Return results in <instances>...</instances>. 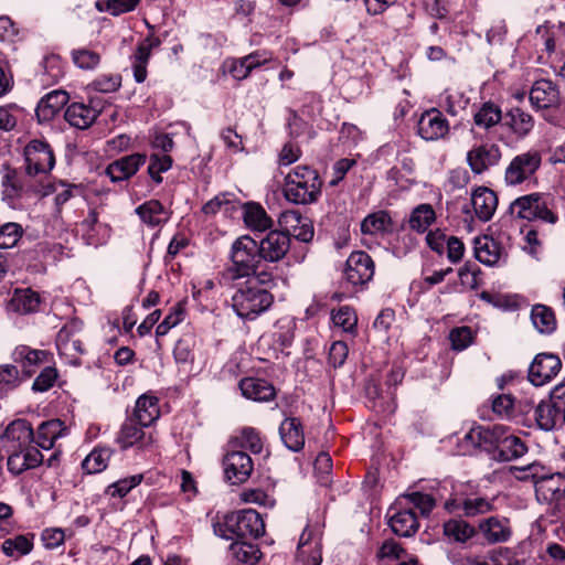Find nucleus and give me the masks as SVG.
Masks as SVG:
<instances>
[{
    "instance_id": "1",
    "label": "nucleus",
    "mask_w": 565,
    "mask_h": 565,
    "mask_svg": "<svg viewBox=\"0 0 565 565\" xmlns=\"http://www.w3.org/2000/svg\"><path fill=\"white\" fill-rule=\"evenodd\" d=\"M322 180L310 166H297L285 177L284 195L288 202L308 205L321 195Z\"/></svg>"
},
{
    "instance_id": "2",
    "label": "nucleus",
    "mask_w": 565,
    "mask_h": 565,
    "mask_svg": "<svg viewBox=\"0 0 565 565\" xmlns=\"http://www.w3.org/2000/svg\"><path fill=\"white\" fill-rule=\"evenodd\" d=\"M234 287L231 306L236 316L243 320L257 319L274 303V296L266 288H257L244 281L234 284Z\"/></svg>"
},
{
    "instance_id": "3",
    "label": "nucleus",
    "mask_w": 565,
    "mask_h": 565,
    "mask_svg": "<svg viewBox=\"0 0 565 565\" xmlns=\"http://www.w3.org/2000/svg\"><path fill=\"white\" fill-rule=\"evenodd\" d=\"M231 260L232 265L222 274L225 282H235L255 273L263 260L257 241L248 235L236 238L232 244Z\"/></svg>"
},
{
    "instance_id": "4",
    "label": "nucleus",
    "mask_w": 565,
    "mask_h": 565,
    "mask_svg": "<svg viewBox=\"0 0 565 565\" xmlns=\"http://www.w3.org/2000/svg\"><path fill=\"white\" fill-rule=\"evenodd\" d=\"M3 193L9 199L39 200L56 191L47 174L41 175L25 169L23 174L8 173L3 180Z\"/></svg>"
},
{
    "instance_id": "5",
    "label": "nucleus",
    "mask_w": 565,
    "mask_h": 565,
    "mask_svg": "<svg viewBox=\"0 0 565 565\" xmlns=\"http://www.w3.org/2000/svg\"><path fill=\"white\" fill-rule=\"evenodd\" d=\"M215 532L227 540L247 541L264 535L265 523L256 510L245 509L226 514L223 524L215 527Z\"/></svg>"
},
{
    "instance_id": "6",
    "label": "nucleus",
    "mask_w": 565,
    "mask_h": 565,
    "mask_svg": "<svg viewBox=\"0 0 565 565\" xmlns=\"http://www.w3.org/2000/svg\"><path fill=\"white\" fill-rule=\"evenodd\" d=\"M552 203L548 194L534 192L516 198L510 204V212L518 218L554 225L558 222V215Z\"/></svg>"
},
{
    "instance_id": "7",
    "label": "nucleus",
    "mask_w": 565,
    "mask_h": 565,
    "mask_svg": "<svg viewBox=\"0 0 565 565\" xmlns=\"http://www.w3.org/2000/svg\"><path fill=\"white\" fill-rule=\"evenodd\" d=\"M542 166V154L530 149L514 156L504 169L503 180L508 186H518L536 178Z\"/></svg>"
},
{
    "instance_id": "8",
    "label": "nucleus",
    "mask_w": 565,
    "mask_h": 565,
    "mask_svg": "<svg viewBox=\"0 0 565 565\" xmlns=\"http://www.w3.org/2000/svg\"><path fill=\"white\" fill-rule=\"evenodd\" d=\"M83 322L78 319L67 321L56 335V348L61 356H64L72 365H81L79 356L86 352L83 341L78 337Z\"/></svg>"
},
{
    "instance_id": "9",
    "label": "nucleus",
    "mask_w": 565,
    "mask_h": 565,
    "mask_svg": "<svg viewBox=\"0 0 565 565\" xmlns=\"http://www.w3.org/2000/svg\"><path fill=\"white\" fill-rule=\"evenodd\" d=\"M374 273V262L364 250L352 252L345 262L344 278L354 287L369 284Z\"/></svg>"
},
{
    "instance_id": "10",
    "label": "nucleus",
    "mask_w": 565,
    "mask_h": 565,
    "mask_svg": "<svg viewBox=\"0 0 565 565\" xmlns=\"http://www.w3.org/2000/svg\"><path fill=\"white\" fill-rule=\"evenodd\" d=\"M23 154L25 169H29V171L44 175L49 174V172L54 168L55 157L53 150L44 140H31L25 146Z\"/></svg>"
},
{
    "instance_id": "11",
    "label": "nucleus",
    "mask_w": 565,
    "mask_h": 565,
    "mask_svg": "<svg viewBox=\"0 0 565 565\" xmlns=\"http://www.w3.org/2000/svg\"><path fill=\"white\" fill-rule=\"evenodd\" d=\"M225 480L232 484H239L248 480L254 462L250 456L242 450H230L223 458Z\"/></svg>"
},
{
    "instance_id": "12",
    "label": "nucleus",
    "mask_w": 565,
    "mask_h": 565,
    "mask_svg": "<svg viewBox=\"0 0 565 565\" xmlns=\"http://www.w3.org/2000/svg\"><path fill=\"white\" fill-rule=\"evenodd\" d=\"M450 132V125L437 108L425 110L417 122V134L426 141L445 139Z\"/></svg>"
},
{
    "instance_id": "13",
    "label": "nucleus",
    "mask_w": 565,
    "mask_h": 565,
    "mask_svg": "<svg viewBox=\"0 0 565 565\" xmlns=\"http://www.w3.org/2000/svg\"><path fill=\"white\" fill-rule=\"evenodd\" d=\"M562 361L553 353H539L529 367V381L534 386H543L551 382L561 371Z\"/></svg>"
},
{
    "instance_id": "14",
    "label": "nucleus",
    "mask_w": 565,
    "mask_h": 565,
    "mask_svg": "<svg viewBox=\"0 0 565 565\" xmlns=\"http://www.w3.org/2000/svg\"><path fill=\"white\" fill-rule=\"evenodd\" d=\"M502 157L501 149L493 142L475 145L467 152V164L475 174H482L490 168L495 167Z\"/></svg>"
},
{
    "instance_id": "15",
    "label": "nucleus",
    "mask_w": 565,
    "mask_h": 565,
    "mask_svg": "<svg viewBox=\"0 0 565 565\" xmlns=\"http://www.w3.org/2000/svg\"><path fill=\"white\" fill-rule=\"evenodd\" d=\"M291 239L288 232L274 230L257 241V247L263 260L277 263L287 255Z\"/></svg>"
},
{
    "instance_id": "16",
    "label": "nucleus",
    "mask_w": 565,
    "mask_h": 565,
    "mask_svg": "<svg viewBox=\"0 0 565 565\" xmlns=\"http://www.w3.org/2000/svg\"><path fill=\"white\" fill-rule=\"evenodd\" d=\"M1 439L8 451H26L29 448H34L31 446V443L34 441V431L26 419L11 422L1 435Z\"/></svg>"
},
{
    "instance_id": "17",
    "label": "nucleus",
    "mask_w": 565,
    "mask_h": 565,
    "mask_svg": "<svg viewBox=\"0 0 565 565\" xmlns=\"http://www.w3.org/2000/svg\"><path fill=\"white\" fill-rule=\"evenodd\" d=\"M321 562L322 555L319 533L307 525L299 539L297 565H320Z\"/></svg>"
},
{
    "instance_id": "18",
    "label": "nucleus",
    "mask_w": 565,
    "mask_h": 565,
    "mask_svg": "<svg viewBox=\"0 0 565 565\" xmlns=\"http://www.w3.org/2000/svg\"><path fill=\"white\" fill-rule=\"evenodd\" d=\"M143 426H140L134 418H128L121 425L117 436V443L122 449L137 446L140 449H147L154 444L151 433H146Z\"/></svg>"
},
{
    "instance_id": "19",
    "label": "nucleus",
    "mask_w": 565,
    "mask_h": 565,
    "mask_svg": "<svg viewBox=\"0 0 565 565\" xmlns=\"http://www.w3.org/2000/svg\"><path fill=\"white\" fill-rule=\"evenodd\" d=\"M503 429L504 426L502 425H494L493 427L476 425L465 434L463 441L475 448L495 452L499 440L503 436Z\"/></svg>"
},
{
    "instance_id": "20",
    "label": "nucleus",
    "mask_w": 565,
    "mask_h": 565,
    "mask_svg": "<svg viewBox=\"0 0 565 565\" xmlns=\"http://www.w3.org/2000/svg\"><path fill=\"white\" fill-rule=\"evenodd\" d=\"M530 102L535 109H548L559 106L558 87L551 79H537L530 90Z\"/></svg>"
},
{
    "instance_id": "21",
    "label": "nucleus",
    "mask_w": 565,
    "mask_h": 565,
    "mask_svg": "<svg viewBox=\"0 0 565 565\" xmlns=\"http://www.w3.org/2000/svg\"><path fill=\"white\" fill-rule=\"evenodd\" d=\"M271 60V54L266 51H256L241 58H233L225 62L228 74L236 81H243L249 76L252 71Z\"/></svg>"
},
{
    "instance_id": "22",
    "label": "nucleus",
    "mask_w": 565,
    "mask_h": 565,
    "mask_svg": "<svg viewBox=\"0 0 565 565\" xmlns=\"http://www.w3.org/2000/svg\"><path fill=\"white\" fill-rule=\"evenodd\" d=\"M493 508L491 501L481 497H456L445 502V509L450 513L461 512L463 516L473 518L490 512Z\"/></svg>"
},
{
    "instance_id": "23",
    "label": "nucleus",
    "mask_w": 565,
    "mask_h": 565,
    "mask_svg": "<svg viewBox=\"0 0 565 565\" xmlns=\"http://www.w3.org/2000/svg\"><path fill=\"white\" fill-rule=\"evenodd\" d=\"M477 530L488 544L508 542L512 535L509 520L500 516H489L481 520Z\"/></svg>"
},
{
    "instance_id": "24",
    "label": "nucleus",
    "mask_w": 565,
    "mask_h": 565,
    "mask_svg": "<svg viewBox=\"0 0 565 565\" xmlns=\"http://www.w3.org/2000/svg\"><path fill=\"white\" fill-rule=\"evenodd\" d=\"M161 45V40L154 34H148L142 41L139 42L134 53L132 71L134 77L137 83H142L147 78V65L152 50Z\"/></svg>"
},
{
    "instance_id": "25",
    "label": "nucleus",
    "mask_w": 565,
    "mask_h": 565,
    "mask_svg": "<svg viewBox=\"0 0 565 565\" xmlns=\"http://www.w3.org/2000/svg\"><path fill=\"white\" fill-rule=\"evenodd\" d=\"M147 161L143 153H132L121 157L106 168V174L113 182L125 181L131 178Z\"/></svg>"
},
{
    "instance_id": "26",
    "label": "nucleus",
    "mask_w": 565,
    "mask_h": 565,
    "mask_svg": "<svg viewBox=\"0 0 565 565\" xmlns=\"http://www.w3.org/2000/svg\"><path fill=\"white\" fill-rule=\"evenodd\" d=\"M102 109L95 105L75 102L67 106L64 118L72 127L84 130L96 121Z\"/></svg>"
},
{
    "instance_id": "27",
    "label": "nucleus",
    "mask_w": 565,
    "mask_h": 565,
    "mask_svg": "<svg viewBox=\"0 0 565 565\" xmlns=\"http://www.w3.org/2000/svg\"><path fill=\"white\" fill-rule=\"evenodd\" d=\"M238 386L244 397L255 402H269L276 397L275 386L264 379L244 377Z\"/></svg>"
},
{
    "instance_id": "28",
    "label": "nucleus",
    "mask_w": 565,
    "mask_h": 565,
    "mask_svg": "<svg viewBox=\"0 0 565 565\" xmlns=\"http://www.w3.org/2000/svg\"><path fill=\"white\" fill-rule=\"evenodd\" d=\"M9 457L7 461L8 470L14 475L34 469L43 462V455L38 448H29L25 450L8 451Z\"/></svg>"
},
{
    "instance_id": "29",
    "label": "nucleus",
    "mask_w": 565,
    "mask_h": 565,
    "mask_svg": "<svg viewBox=\"0 0 565 565\" xmlns=\"http://www.w3.org/2000/svg\"><path fill=\"white\" fill-rule=\"evenodd\" d=\"M527 451L525 443L518 436L510 434L504 426L503 436L500 438L494 458L500 461H512L521 458Z\"/></svg>"
},
{
    "instance_id": "30",
    "label": "nucleus",
    "mask_w": 565,
    "mask_h": 565,
    "mask_svg": "<svg viewBox=\"0 0 565 565\" xmlns=\"http://www.w3.org/2000/svg\"><path fill=\"white\" fill-rule=\"evenodd\" d=\"M67 92L56 89L42 97L35 113L39 121H50L68 103Z\"/></svg>"
},
{
    "instance_id": "31",
    "label": "nucleus",
    "mask_w": 565,
    "mask_h": 565,
    "mask_svg": "<svg viewBox=\"0 0 565 565\" xmlns=\"http://www.w3.org/2000/svg\"><path fill=\"white\" fill-rule=\"evenodd\" d=\"M471 203L477 217L482 222H487L497 210L498 198L491 189L480 186L472 192Z\"/></svg>"
},
{
    "instance_id": "32",
    "label": "nucleus",
    "mask_w": 565,
    "mask_h": 565,
    "mask_svg": "<svg viewBox=\"0 0 565 565\" xmlns=\"http://www.w3.org/2000/svg\"><path fill=\"white\" fill-rule=\"evenodd\" d=\"M279 435L284 445L294 452L300 451L305 446L302 424L297 417L285 418L279 426Z\"/></svg>"
},
{
    "instance_id": "33",
    "label": "nucleus",
    "mask_w": 565,
    "mask_h": 565,
    "mask_svg": "<svg viewBox=\"0 0 565 565\" xmlns=\"http://www.w3.org/2000/svg\"><path fill=\"white\" fill-rule=\"evenodd\" d=\"M45 359V351L32 349L29 345H18L12 352L14 365H19L28 377L34 373L35 367L43 363Z\"/></svg>"
},
{
    "instance_id": "34",
    "label": "nucleus",
    "mask_w": 565,
    "mask_h": 565,
    "mask_svg": "<svg viewBox=\"0 0 565 565\" xmlns=\"http://www.w3.org/2000/svg\"><path fill=\"white\" fill-rule=\"evenodd\" d=\"M135 212L149 227L161 226L170 220V212L158 200L146 201Z\"/></svg>"
},
{
    "instance_id": "35",
    "label": "nucleus",
    "mask_w": 565,
    "mask_h": 565,
    "mask_svg": "<svg viewBox=\"0 0 565 565\" xmlns=\"http://www.w3.org/2000/svg\"><path fill=\"white\" fill-rule=\"evenodd\" d=\"M160 411L158 398L149 393L142 394L136 401L134 409V418L140 426L149 427L156 419L159 418Z\"/></svg>"
},
{
    "instance_id": "36",
    "label": "nucleus",
    "mask_w": 565,
    "mask_h": 565,
    "mask_svg": "<svg viewBox=\"0 0 565 565\" xmlns=\"http://www.w3.org/2000/svg\"><path fill=\"white\" fill-rule=\"evenodd\" d=\"M534 118L520 107H512L504 116V124L519 139H524L534 127Z\"/></svg>"
},
{
    "instance_id": "37",
    "label": "nucleus",
    "mask_w": 565,
    "mask_h": 565,
    "mask_svg": "<svg viewBox=\"0 0 565 565\" xmlns=\"http://www.w3.org/2000/svg\"><path fill=\"white\" fill-rule=\"evenodd\" d=\"M473 250L475 257L487 266L498 264L502 255V248L499 243L487 235L475 237Z\"/></svg>"
},
{
    "instance_id": "38",
    "label": "nucleus",
    "mask_w": 565,
    "mask_h": 565,
    "mask_svg": "<svg viewBox=\"0 0 565 565\" xmlns=\"http://www.w3.org/2000/svg\"><path fill=\"white\" fill-rule=\"evenodd\" d=\"M388 524L396 535L404 537L414 535L419 526L416 513L412 508L396 511L391 515Z\"/></svg>"
},
{
    "instance_id": "39",
    "label": "nucleus",
    "mask_w": 565,
    "mask_h": 565,
    "mask_svg": "<svg viewBox=\"0 0 565 565\" xmlns=\"http://www.w3.org/2000/svg\"><path fill=\"white\" fill-rule=\"evenodd\" d=\"M242 209L243 220L247 227L257 232H264L271 228L273 220L259 203L248 202L245 203Z\"/></svg>"
},
{
    "instance_id": "40",
    "label": "nucleus",
    "mask_w": 565,
    "mask_h": 565,
    "mask_svg": "<svg viewBox=\"0 0 565 565\" xmlns=\"http://www.w3.org/2000/svg\"><path fill=\"white\" fill-rule=\"evenodd\" d=\"M64 423L60 419H51L43 422L36 430V437L34 436V441L36 445L44 449L49 450L54 447V443L57 438L63 436V431L65 430Z\"/></svg>"
},
{
    "instance_id": "41",
    "label": "nucleus",
    "mask_w": 565,
    "mask_h": 565,
    "mask_svg": "<svg viewBox=\"0 0 565 565\" xmlns=\"http://www.w3.org/2000/svg\"><path fill=\"white\" fill-rule=\"evenodd\" d=\"M392 217L387 211L369 214L361 223V232L365 235H383L392 231Z\"/></svg>"
},
{
    "instance_id": "42",
    "label": "nucleus",
    "mask_w": 565,
    "mask_h": 565,
    "mask_svg": "<svg viewBox=\"0 0 565 565\" xmlns=\"http://www.w3.org/2000/svg\"><path fill=\"white\" fill-rule=\"evenodd\" d=\"M40 303V295L30 288L15 289L10 301L11 308L22 315L35 312Z\"/></svg>"
},
{
    "instance_id": "43",
    "label": "nucleus",
    "mask_w": 565,
    "mask_h": 565,
    "mask_svg": "<svg viewBox=\"0 0 565 565\" xmlns=\"http://www.w3.org/2000/svg\"><path fill=\"white\" fill-rule=\"evenodd\" d=\"M230 553L237 563L254 565L260 558V551L256 544L245 540H235L230 546Z\"/></svg>"
},
{
    "instance_id": "44",
    "label": "nucleus",
    "mask_w": 565,
    "mask_h": 565,
    "mask_svg": "<svg viewBox=\"0 0 565 565\" xmlns=\"http://www.w3.org/2000/svg\"><path fill=\"white\" fill-rule=\"evenodd\" d=\"M436 221V212L428 203H422L413 209L408 218L411 230L425 233Z\"/></svg>"
},
{
    "instance_id": "45",
    "label": "nucleus",
    "mask_w": 565,
    "mask_h": 565,
    "mask_svg": "<svg viewBox=\"0 0 565 565\" xmlns=\"http://www.w3.org/2000/svg\"><path fill=\"white\" fill-rule=\"evenodd\" d=\"M534 418L536 420L537 426L545 430L550 431L554 429L558 422L562 423L559 413L556 411L555 402L542 401L534 411Z\"/></svg>"
},
{
    "instance_id": "46",
    "label": "nucleus",
    "mask_w": 565,
    "mask_h": 565,
    "mask_svg": "<svg viewBox=\"0 0 565 565\" xmlns=\"http://www.w3.org/2000/svg\"><path fill=\"white\" fill-rule=\"evenodd\" d=\"M503 118L500 106L492 102L483 103L473 115L476 126L486 130L498 125Z\"/></svg>"
},
{
    "instance_id": "47",
    "label": "nucleus",
    "mask_w": 565,
    "mask_h": 565,
    "mask_svg": "<svg viewBox=\"0 0 565 565\" xmlns=\"http://www.w3.org/2000/svg\"><path fill=\"white\" fill-rule=\"evenodd\" d=\"M444 534L455 542L466 543L478 534V530L462 519H451L444 523Z\"/></svg>"
},
{
    "instance_id": "48",
    "label": "nucleus",
    "mask_w": 565,
    "mask_h": 565,
    "mask_svg": "<svg viewBox=\"0 0 565 565\" xmlns=\"http://www.w3.org/2000/svg\"><path fill=\"white\" fill-rule=\"evenodd\" d=\"M231 444L230 447L232 448L248 449L255 455L260 454L264 447L260 433L253 427H244Z\"/></svg>"
},
{
    "instance_id": "49",
    "label": "nucleus",
    "mask_w": 565,
    "mask_h": 565,
    "mask_svg": "<svg viewBox=\"0 0 565 565\" xmlns=\"http://www.w3.org/2000/svg\"><path fill=\"white\" fill-rule=\"evenodd\" d=\"M113 450L108 447H96L83 460L82 468L87 473H98L106 469Z\"/></svg>"
},
{
    "instance_id": "50",
    "label": "nucleus",
    "mask_w": 565,
    "mask_h": 565,
    "mask_svg": "<svg viewBox=\"0 0 565 565\" xmlns=\"http://www.w3.org/2000/svg\"><path fill=\"white\" fill-rule=\"evenodd\" d=\"M33 534L15 535L6 539L1 545L2 552L10 557H20L29 554L33 548Z\"/></svg>"
},
{
    "instance_id": "51",
    "label": "nucleus",
    "mask_w": 565,
    "mask_h": 565,
    "mask_svg": "<svg viewBox=\"0 0 565 565\" xmlns=\"http://www.w3.org/2000/svg\"><path fill=\"white\" fill-rule=\"evenodd\" d=\"M534 327L541 333H552L556 328V319L553 310L544 305H535L531 311Z\"/></svg>"
},
{
    "instance_id": "52",
    "label": "nucleus",
    "mask_w": 565,
    "mask_h": 565,
    "mask_svg": "<svg viewBox=\"0 0 565 565\" xmlns=\"http://www.w3.org/2000/svg\"><path fill=\"white\" fill-rule=\"evenodd\" d=\"M469 99L458 90L446 89L439 97V105L447 114L455 117L468 105Z\"/></svg>"
},
{
    "instance_id": "53",
    "label": "nucleus",
    "mask_w": 565,
    "mask_h": 565,
    "mask_svg": "<svg viewBox=\"0 0 565 565\" xmlns=\"http://www.w3.org/2000/svg\"><path fill=\"white\" fill-rule=\"evenodd\" d=\"M41 66L43 70V83L55 84L64 76L63 63L58 55L51 54L45 56L41 63Z\"/></svg>"
},
{
    "instance_id": "54",
    "label": "nucleus",
    "mask_w": 565,
    "mask_h": 565,
    "mask_svg": "<svg viewBox=\"0 0 565 565\" xmlns=\"http://www.w3.org/2000/svg\"><path fill=\"white\" fill-rule=\"evenodd\" d=\"M30 256L33 260H57L64 255V246L54 242H39L32 250Z\"/></svg>"
},
{
    "instance_id": "55",
    "label": "nucleus",
    "mask_w": 565,
    "mask_h": 565,
    "mask_svg": "<svg viewBox=\"0 0 565 565\" xmlns=\"http://www.w3.org/2000/svg\"><path fill=\"white\" fill-rule=\"evenodd\" d=\"M331 320L335 327H340L348 333H354L358 326V316L355 310L350 306H341L337 311L331 313Z\"/></svg>"
},
{
    "instance_id": "56",
    "label": "nucleus",
    "mask_w": 565,
    "mask_h": 565,
    "mask_svg": "<svg viewBox=\"0 0 565 565\" xmlns=\"http://www.w3.org/2000/svg\"><path fill=\"white\" fill-rule=\"evenodd\" d=\"M295 323L291 318L284 317L274 324L273 339L280 348L290 347L294 340Z\"/></svg>"
},
{
    "instance_id": "57",
    "label": "nucleus",
    "mask_w": 565,
    "mask_h": 565,
    "mask_svg": "<svg viewBox=\"0 0 565 565\" xmlns=\"http://www.w3.org/2000/svg\"><path fill=\"white\" fill-rule=\"evenodd\" d=\"M23 227L19 223H0V249L14 247L23 236Z\"/></svg>"
},
{
    "instance_id": "58",
    "label": "nucleus",
    "mask_w": 565,
    "mask_h": 565,
    "mask_svg": "<svg viewBox=\"0 0 565 565\" xmlns=\"http://www.w3.org/2000/svg\"><path fill=\"white\" fill-rule=\"evenodd\" d=\"M143 480V475H134L120 479L106 488V494L111 498H125L134 488L139 486Z\"/></svg>"
},
{
    "instance_id": "59",
    "label": "nucleus",
    "mask_w": 565,
    "mask_h": 565,
    "mask_svg": "<svg viewBox=\"0 0 565 565\" xmlns=\"http://www.w3.org/2000/svg\"><path fill=\"white\" fill-rule=\"evenodd\" d=\"M71 57L75 66L85 71L95 70L100 63V55L86 47L72 50Z\"/></svg>"
},
{
    "instance_id": "60",
    "label": "nucleus",
    "mask_w": 565,
    "mask_h": 565,
    "mask_svg": "<svg viewBox=\"0 0 565 565\" xmlns=\"http://www.w3.org/2000/svg\"><path fill=\"white\" fill-rule=\"evenodd\" d=\"M20 382V371L17 365H0V397H3L7 392L17 388Z\"/></svg>"
},
{
    "instance_id": "61",
    "label": "nucleus",
    "mask_w": 565,
    "mask_h": 565,
    "mask_svg": "<svg viewBox=\"0 0 565 565\" xmlns=\"http://www.w3.org/2000/svg\"><path fill=\"white\" fill-rule=\"evenodd\" d=\"M172 167V158L168 154H151L147 172L156 184L162 182L161 173L167 172Z\"/></svg>"
},
{
    "instance_id": "62",
    "label": "nucleus",
    "mask_w": 565,
    "mask_h": 565,
    "mask_svg": "<svg viewBox=\"0 0 565 565\" xmlns=\"http://www.w3.org/2000/svg\"><path fill=\"white\" fill-rule=\"evenodd\" d=\"M121 76L119 74H100L90 84L89 87L100 93H113L119 89Z\"/></svg>"
},
{
    "instance_id": "63",
    "label": "nucleus",
    "mask_w": 565,
    "mask_h": 565,
    "mask_svg": "<svg viewBox=\"0 0 565 565\" xmlns=\"http://www.w3.org/2000/svg\"><path fill=\"white\" fill-rule=\"evenodd\" d=\"M404 498L425 516L428 515L436 505V499L431 494L419 491L405 494Z\"/></svg>"
},
{
    "instance_id": "64",
    "label": "nucleus",
    "mask_w": 565,
    "mask_h": 565,
    "mask_svg": "<svg viewBox=\"0 0 565 565\" xmlns=\"http://www.w3.org/2000/svg\"><path fill=\"white\" fill-rule=\"evenodd\" d=\"M449 340L451 348L456 351H462L467 349L473 340L472 330L470 327L455 328L449 333Z\"/></svg>"
}]
</instances>
